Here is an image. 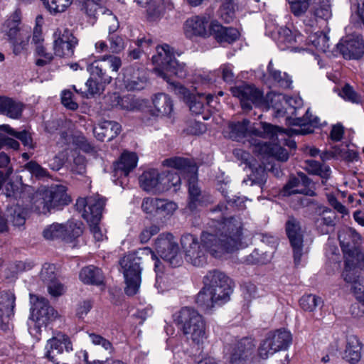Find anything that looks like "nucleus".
Wrapping results in <instances>:
<instances>
[{
  "label": "nucleus",
  "mask_w": 364,
  "mask_h": 364,
  "mask_svg": "<svg viewBox=\"0 0 364 364\" xmlns=\"http://www.w3.org/2000/svg\"><path fill=\"white\" fill-rule=\"evenodd\" d=\"M267 70L269 77L279 87L282 88H289L291 87L292 81L290 77L286 73H282L276 69L272 61L269 63Z\"/></svg>",
  "instance_id": "obj_44"
},
{
  "label": "nucleus",
  "mask_w": 364,
  "mask_h": 364,
  "mask_svg": "<svg viewBox=\"0 0 364 364\" xmlns=\"http://www.w3.org/2000/svg\"><path fill=\"white\" fill-rule=\"evenodd\" d=\"M103 15L106 16V22L108 24L109 33L115 32L119 26V21L112 12L108 9H103Z\"/></svg>",
  "instance_id": "obj_58"
},
{
  "label": "nucleus",
  "mask_w": 364,
  "mask_h": 364,
  "mask_svg": "<svg viewBox=\"0 0 364 364\" xmlns=\"http://www.w3.org/2000/svg\"><path fill=\"white\" fill-rule=\"evenodd\" d=\"M140 255L150 256L152 260L155 261L154 267L157 273L159 261L156 255L149 247H144L138 251L129 253L125 255L120 261V265L123 269V274L125 280L126 287L125 294L128 296H134L139 291L141 282V271L140 267Z\"/></svg>",
  "instance_id": "obj_6"
},
{
  "label": "nucleus",
  "mask_w": 364,
  "mask_h": 364,
  "mask_svg": "<svg viewBox=\"0 0 364 364\" xmlns=\"http://www.w3.org/2000/svg\"><path fill=\"white\" fill-rule=\"evenodd\" d=\"M295 16L304 15L311 7L310 14L314 18L328 20L331 16L330 0H287Z\"/></svg>",
  "instance_id": "obj_12"
},
{
  "label": "nucleus",
  "mask_w": 364,
  "mask_h": 364,
  "mask_svg": "<svg viewBox=\"0 0 364 364\" xmlns=\"http://www.w3.org/2000/svg\"><path fill=\"white\" fill-rule=\"evenodd\" d=\"M140 187L147 193H156L159 186V171L157 168L147 167L139 177Z\"/></svg>",
  "instance_id": "obj_31"
},
{
  "label": "nucleus",
  "mask_w": 364,
  "mask_h": 364,
  "mask_svg": "<svg viewBox=\"0 0 364 364\" xmlns=\"http://www.w3.org/2000/svg\"><path fill=\"white\" fill-rule=\"evenodd\" d=\"M80 280L87 284L100 285L103 282L102 271L94 266L82 268L80 272Z\"/></svg>",
  "instance_id": "obj_40"
},
{
  "label": "nucleus",
  "mask_w": 364,
  "mask_h": 364,
  "mask_svg": "<svg viewBox=\"0 0 364 364\" xmlns=\"http://www.w3.org/2000/svg\"><path fill=\"white\" fill-rule=\"evenodd\" d=\"M71 202L67 187L56 184L41 191L36 197L34 208L39 214H47L52 210H58Z\"/></svg>",
  "instance_id": "obj_10"
},
{
  "label": "nucleus",
  "mask_w": 364,
  "mask_h": 364,
  "mask_svg": "<svg viewBox=\"0 0 364 364\" xmlns=\"http://www.w3.org/2000/svg\"><path fill=\"white\" fill-rule=\"evenodd\" d=\"M96 63L97 61H95L87 66V71L90 73L91 77L86 82L87 90L85 92V96L87 97L99 94L102 90V87L99 82L93 79L94 77H98L101 82L105 84H109L112 81V77L107 75L102 67L96 65Z\"/></svg>",
  "instance_id": "obj_28"
},
{
  "label": "nucleus",
  "mask_w": 364,
  "mask_h": 364,
  "mask_svg": "<svg viewBox=\"0 0 364 364\" xmlns=\"http://www.w3.org/2000/svg\"><path fill=\"white\" fill-rule=\"evenodd\" d=\"M177 209V205L172 202L161 200V216L168 218L171 216Z\"/></svg>",
  "instance_id": "obj_60"
},
{
  "label": "nucleus",
  "mask_w": 364,
  "mask_h": 364,
  "mask_svg": "<svg viewBox=\"0 0 364 364\" xmlns=\"http://www.w3.org/2000/svg\"><path fill=\"white\" fill-rule=\"evenodd\" d=\"M299 304L303 310L312 312L315 311L317 307L322 306L323 300L316 295L308 294L301 298Z\"/></svg>",
  "instance_id": "obj_46"
},
{
  "label": "nucleus",
  "mask_w": 364,
  "mask_h": 364,
  "mask_svg": "<svg viewBox=\"0 0 364 364\" xmlns=\"http://www.w3.org/2000/svg\"><path fill=\"white\" fill-rule=\"evenodd\" d=\"M363 344L354 335L347 336L343 358L350 364H357L362 357Z\"/></svg>",
  "instance_id": "obj_33"
},
{
  "label": "nucleus",
  "mask_w": 364,
  "mask_h": 364,
  "mask_svg": "<svg viewBox=\"0 0 364 364\" xmlns=\"http://www.w3.org/2000/svg\"><path fill=\"white\" fill-rule=\"evenodd\" d=\"M256 343L250 338H244L231 346L227 353L230 364H252L256 359Z\"/></svg>",
  "instance_id": "obj_15"
},
{
  "label": "nucleus",
  "mask_w": 364,
  "mask_h": 364,
  "mask_svg": "<svg viewBox=\"0 0 364 364\" xmlns=\"http://www.w3.org/2000/svg\"><path fill=\"white\" fill-rule=\"evenodd\" d=\"M143 210L150 215H155L159 211V200L157 198H145L142 203Z\"/></svg>",
  "instance_id": "obj_55"
},
{
  "label": "nucleus",
  "mask_w": 364,
  "mask_h": 364,
  "mask_svg": "<svg viewBox=\"0 0 364 364\" xmlns=\"http://www.w3.org/2000/svg\"><path fill=\"white\" fill-rule=\"evenodd\" d=\"M77 43V39L67 28H58L53 33V50L57 56H73Z\"/></svg>",
  "instance_id": "obj_17"
},
{
  "label": "nucleus",
  "mask_w": 364,
  "mask_h": 364,
  "mask_svg": "<svg viewBox=\"0 0 364 364\" xmlns=\"http://www.w3.org/2000/svg\"><path fill=\"white\" fill-rule=\"evenodd\" d=\"M25 168L32 175L42 178L46 176V171L35 161H30L25 165Z\"/></svg>",
  "instance_id": "obj_63"
},
{
  "label": "nucleus",
  "mask_w": 364,
  "mask_h": 364,
  "mask_svg": "<svg viewBox=\"0 0 364 364\" xmlns=\"http://www.w3.org/2000/svg\"><path fill=\"white\" fill-rule=\"evenodd\" d=\"M88 336L94 345L101 346L106 350H111L112 349L111 342L102 336L94 333H90Z\"/></svg>",
  "instance_id": "obj_57"
},
{
  "label": "nucleus",
  "mask_w": 364,
  "mask_h": 364,
  "mask_svg": "<svg viewBox=\"0 0 364 364\" xmlns=\"http://www.w3.org/2000/svg\"><path fill=\"white\" fill-rule=\"evenodd\" d=\"M235 155H240L242 159L244 160L246 164H249L250 168L252 171L251 173L248 176V178L247 179H244L243 183L247 185L250 184V186L257 185L259 187L262 188L263 185L265 183L267 180V173L264 168L260 164L256 166L249 161V154L245 151L236 150Z\"/></svg>",
  "instance_id": "obj_29"
},
{
  "label": "nucleus",
  "mask_w": 364,
  "mask_h": 364,
  "mask_svg": "<svg viewBox=\"0 0 364 364\" xmlns=\"http://www.w3.org/2000/svg\"><path fill=\"white\" fill-rule=\"evenodd\" d=\"M106 2L107 0H85L82 4L81 10L90 20L95 22L97 11L100 10L103 14V9H106Z\"/></svg>",
  "instance_id": "obj_42"
},
{
  "label": "nucleus",
  "mask_w": 364,
  "mask_h": 364,
  "mask_svg": "<svg viewBox=\"0 0 364 364\" xmlns=\"http://www.w3.org/2000/svg\"><path fill=\"white\" fill-rule=\"evenodd\" d=\"M212 35L219 42L231 43L239 37V31L232 27H224L216 21L212 22Z\"/></svg>",
  "instance_id": "obj_37"
},
{
  "label": "nucleus",
  "mask_w": 364,
  "mask_h": 364,
  "mask_svg": "<svg viewBox=\"0 0 364 364\" xmlns=\"http://www.w3.org/2000/svg\"><path fill=\"white\" fill-rule=\"evenodd\" d=\"M218 74H220L222 79L227 83H232L235 80L233 72V66L230 63L223 64L218 70Z\"/></svg>",
  "instance_id": "obj_54"
},
{
  "label": "nucleus",
  "mask_w": 364,
  "mask_h": 364,
  "mask_svg": "<svg viewBox=\"0 0 364 364\" xmlns=\"http://www.w3.org/2000/svg\"><path fill=\"white\" fill-rule=\"evenodd\" d=\"M337 46L346 59H358L364 54V41L358 36H347Z\"/></svg>",
  "instance_id": "obj_24"
},
{
  "label": "nucleus",
  "mask_w": 364,
  "mask_h": 364,
  "mask_svg": "<svg viewBox=\"0 0 364 364\" xmlns=\"http://www.w3.org/2000/svg\"><path fill=\"white\" fill-rule=\"evenodd\" d=\"M61 137L64 139L65 143L68 144H73L86 152H88L92 149L90 144L87 141L85 137L81 134L78 133L74 135H68L66 134L65 135V134L63 133Z\"/></svg>",
  "instance_id": "obj_47"
},
{
  "label": "nucleus",
  "mask_w": 364,
  "mask_h": 364,
  "mask_svg": "<svg viewBox=\"0 0 364 364\" xmlns=\"http://www.w3.org/2000/svg\"><path fill=\"white\" fill-rule=\"evenodd\" d=\"M238 6L235 0H224L220 8V16L225 22H230L235 17Z\"/></svg>",
  "instance_id": "obj_48"
},
{
  "label": "nucleus",
  "mask_w": 364,
  "mask_h": 364,
  "mask_svg": "<svg viewBox=\"0 0 364 364\" xmlns=\"http://www.w3.org/2000/svg\"><path fill=\"white\" fill-rule=\"evenodd\" d=\"M11 222L16 227H21L25 224L26 210L19 205L11 207L9 209Z\"/></svg>",
  "instance_id": "obj_49"
},
{
  "label": "nucleus",
  "mask_w": 364,
  "mask_h": 364,
  "mask_svg": "<svg viewBox=\"0 0 364 364\" xmlns=\"http://www.w3.org/2000/svg\"><path fill=\"white\" fill-rule=\"evenodd\" d=\"M138 102L131 96L121 97L119 109L133 111L138 108Z\"/></svg>",
  "instance_id": "obj_59"
},
{
  "label": "nucleus",
  "mask_w": 364,
  "mask_h": 364,
  "mask_svg": "<svg viewBox=\"0 0 364 364\" xmlns=\"http://www.w3.org/2000/svg\"><path fill=\"white\" fill-rule=\"evenodd\" d=\"M164 56L161 63V77L167 83L168 88L177 95L186 97L188 90L180 83L171 80V75L183 77L186 75V66L179 63L175 58L174 50L167 44L161 46Z\"/></svg>",
  "instance_id": "obj_9"
},
{
  "label": "nucleus",
  "mask_w": 364,
  "mask_h": 364,
  "mask_svg": "<svg viewBox=\"0 0 364 364\" xmlns=\"http://www.w3.org/2000/svg\"><path fill=\"white\" fill-rule=\"evenodd\" d=\"M291 335L286 330H277L268 333L258 348V355L267 359L275 353L286 350L291 343Z\"/></svg>",
  "instance_id": "obj_13"
},
{
  "label": "nucleus",
  "mask_w": 364,
  "mask_h": 364,
  "mask_svg": "<svg viewBox=\"0 0 364 364\" xmlns=\"http://www.w3.org/2000/svg\"><path fill=\"white\" fill-rule=\"evenodd\" d=\"M35 55L36 57V65L41 67L49 64L53 58V54L47 52L44 46L35 48Z\"/></svg>",
  "instance_id": "obj_52"
},
{
  "label": "nucleus",
  "mask_w": 364,
  "mask_h": 364,
  "mask_svg": "<svg viewBox=\"0 0 364 364\" xmlns=\"http://www.w3.org/2000/svg\"><path fill=\"white\" fill-rule=\"evenodd\" d=\"M20 144L16 139L0 133V149L6 148L13 150H18Z\"/></svg>",
  "instance_id": "obj_61"
},
{
  "label": "nucleus",
  "mask_w": 364,
  "mask_h": 364,
  "mask_svg": "<svg viewBox=\"0 0 364 364\" xmlns=\"http://www.w3.org/2000/svg\"><path fill=\"white\" fill-rule=\"evenodd\" d=\"M137 4L146 9V17L153 21L158 17L159 9L157 0H136Z\"/></svg>",
  "instance_id": "obj_51"
},
{
  "label": "nucleus",
  "mask_w": 364,
  "mask_h": 364,
  "mask_svg": "<svg viewBox=\"0 0 364 364\" xmlns=\"http://www.w3.org/2000/svg\"><path fill=\"white\" fill-rule=\"evenodd\" d=\"M356 269L353 274H350V279L345 280V282L350 284L351 289L357 299L364 302V279L361 277L364 272L358 268Z\"/></svg>",
  "instance_id": "obj_43"
},
{
  "label": "nucleus",
  "mask_w": 364,
  "mask_h": 364,
  "mask_svg": "<svg viewBox=\"0 0 364 364\" xmlns=\"http://www.w3.org/2000/svg\"><path fill=\"white\" fill-rule=\"evenodd\" d=\"M249 124L247 119L242 122L230 123L228 126V137L235 141L247 137L253 152L262 156H272L281 161H287L289 154L287 150L280 144L274 143L279 136H284V132L279 127L260 122L261 130L253 128L248 132Z\"/></svg>",
  "instance_id": "obj_2"
},
{
  "label": "nucleus",
  "mask_w": 364,
  "mask_h": 364,
  "mask_svg": "<svg viewBox=\"0 0 364 364\" xmlns=\"http://www.w3.org/2000/svg\"><path fill=\"white\" fill-rule=\"evenodd\" d=\"M278 34L279 43L284 44H291L297 41V38H300V36H296L295 34H293L289 28L286 27L281 28L278 31Z\"/></svg>",
  "instance_id": "obj_53"
},
{
  "label": "nucleus",
  "mask_w": 364,
  "mask_h": 364,
  "mask_svg": "<svg viewBox=\"0 0 364 364\" xmlns=\"http://www.w3.org/2000/svg\"><path fill=\"white\" fill-rule=\"evenodd\" d=\"M212 99L213 95H211L193 96L190 100L189 109L195 114H201L204 109V101L206 100L209 103Z\"/></svg>",
  "instance_id": "obj_50"
},
{
  "label": "nucleus",
  "mask_w": 364,
  "mask_h": 364,
  "mask_svg": "<svg viewBox=\"0 0 364 364\" xmlns=\"http://www.w3.org/2000/svg\"><path fill=\"white\" fill-rule=\"evenodd\" d=\"M30 38V31L28 30L8 39V41L11 44L12 52L15 55H23L28 53L29 50Z\"/></svg>",
  "instance_id": "obj_38"
},
{
  "label": "nucleus",
  "mask_w": 364,
  "mask_h": 364,
  "mask_svg": "<svg viewBox=\"0 0 364 364\" xmlns=\"http://www.w3.org/2000/svg\"><path fill=\"white\" fill-rule=\"evenodd\" d=\"M293 124L295 126L288 131V134H308L314 132V128L321 125L320 119L314 117L309 109L306 110L305 116L302 118L294 119Z\"/></svg>",
  "instance_id": "obj_30"
},
{
  "label": "nucleus",
  "mask_w": 364,
  "mask_h": 364,
  "mask_svg": "<svg viewBox=\"0 0 364 364\" xmlns=\"http://www.w3.org/2000/svg\"><path fill=\"white\" fill-rule=\"evenodd\" d=\"M341 96L346 100L353 103L360 102V96H359L348 85H345L342 90Z\"/></svg>",
  "instance_id": "obj_62"
},
{
  "label": "nucleus",
  "mask_w": 364,
  "mask_h": 364,
  "mask_svg": "<svg viewBox=\"0 0 364 364\" xmlns=\"http://www.w3.org/2000/svg\"><path fill=\"white\" fill-rule=\"evenodd\" d=\"M28 30L29 29L22 24L21 14L17 11L6 19L2 28L3 33L7 36L8 39Z\"/></svg>",
  "instance_id": "obj_35"
},
{
  "label": "nucleus",
  "mask_w": 364,
  "mask_h": 364,
  "mask_svg": "<svg viewBox=\"0 0 364 364\" xmlns=\"http://www.w3.org/2000/svg\"><path fill=\"white\" fill-rule=\"evenodd\" d=\"M181 242L185 259L188 262L196 267H201L206 263V253L194 235H184L182 236Z\"/></svg>",
  "instance_id": "obj_16"
},
{
  "label": "nucleus",
  "mask_w": 364,
  "mask_h": 364,
  "mask_svg": "<svg viewBox=\"0 0 364 364\" xmlns=\"http://www.w3.org/2000/svg\"><path fill=\"white\" fill-rule=\"evenodd\" d=\"M163 166L170 167L171 170L166 171L167 174L161 177V185L163 190L168 191L173 187V191H177V186L181 183V176L177 171H180L188 182V192L190 196L189 207L193 209L196 202L200 200V190L197 184V167L192 164L188 159L183 158H171L164 161Z\"/></svg>",
  "instance_id": "obj_3"
},
{
  "label": "nucleus",
  "mask_w": 364,
  "mask_h": 364,
  "mask_svg": "<svg viewBox=\"0 0 364 364\" xmlns=\"http://www.w3.org/2000/svg\"><path fill=\"white\" fill-rule=\"evenodd\" d=\"M15 297L11 294L0 296V328L4 329L14 315Z\"/></svg>",
  "instance_id": "obj_36"
},
{
  "label": "nucleus",
  "mask_w": 364,
  "mask_h": 364,
  "mask_svg": "<svg viewBox=\"0 0 364 364\" xmlns=\"http://www.w3.org/2000/svg\"><path fill=\"white\" fill-rule=\"evenodd\" d=\"M336 219L335 213L329 208H325L315 218V228L321 235H328L334 230Z\"/></svg>",
  "instance_id": "obj_32"
},
{
  "label": "nucleus",
  "mask_w": 364,
  "mask_h": 364,
  "mask_svg": "<svg viewBox=\"0 0 364 364\" xmlns=\"http://www.w3.org/2000/svg\"><path fill=\"white\" fill-rule=\"evenodd\" d=\"M46 9L51 14H56L65 11L73 0H41Z\"/></svg>",
  "instance_id": "obj_45"
},
{
  "label": "nucleus",
  "mask_w": 364,
  "mask_h": 364,
  "mask_svg": "<svg viewBox=\"0 0 364 364\" xmlns=\"http://www.w3.org/2000/svg\"><path fill=\"white\" fill-rule=\"evenodd\" d=\"M184 31L187 37H208L212 35V22L205 16H195L186 20Z\"/></svg>",
  "instance_id": "obj_21"
},
{
  "label": "nucleus",
  "mask_w": 364,
  "mask_h": 364,
  "mask_svg": "<svg viewBox=\"0 0 364 364\" xmlns=\"http://www.w3.org/2000/svg\"><path fill=\"white\" fill-rule=\"evenodd\" d=\"M304 164L305 170L310 174L319 176L323 179V183L324 180L329 178L331 171L328 165L312 159L305 161Z\"/></svg>",
  "instance_id": "obj_41"
},
{
  "label": "nucleus",
  "mask_w": 364,
  "mask_h": 364,
  "mask_svg": "<svg viewBox=\"0 0 364 364\" xmlns=\"http://www.w3.org/2000/svg\"><path fill=\"white\" fill-rule=\"evenodd\" d=\"M105 199L100 195H92L85 198H79L76 206L82 211V216L89 223L90 232L96 242L107 240L106 230L99 223L101 220Z\"/></svg>",
  "instance_id": "obj_7"
},
{
  "label": "nucleus",
  "mask_w": 364,
  "mask_h": 364,
  "mask_svg": "<svg viewBox=\"0 0 364 364\" xmlns=\"http://www.w3.org/2000/svg\"><path fill=\"white\" fill-rule=\"evenodd\" d=\"M311 181L304 173H299L297 177H291L284 186L283 190L284 196L291 194H304L314 196L315 192L310 188Z\"/></svg>",
  "instance_id": "obj_26"
},
{
  "label": "nucleus",
  "mask_w": 364,
  "mask_h": 364,
  "mask_svg": "<svg viewBox=\"0 0 364 364\" xmlns=\"http://www.w3.org/2000/svg\"><path fill=\"white\" fill-rule=\"evenodd\" d=\"M226 205H218L213 212H220V220L213 218L206 231L200 237L203 247L210 254L220 258L243 247V225L241 220L235 217H226Z\"/></svg>",
  "instance_id": "obj_1"
},
{
  "label": "nucleus",
  "mask_w": 364,
  "mask_h": 364,
  "mask_svg": "<svg viewBox=\"0 0 364 364\" xmlns=\"http://www.w3.org/2000/svg\"><path fill=\"white\" fill-rule=\"evenodd\" d=\"M24 105L11 98L4 97L0 114H4L11 119H17L21 116Z\"/></svg>",
  "instance_id": "obj_39"
},
{
  "label": "nucleus",
  "mask_w": 364,
  "mask_h": 364,
  "mask_svg": "<svg viewBox=\"0 0 364 364\" xmlns=\"http://www.w3.org/2000/svg\"><path fill=\"white\" fill-rule=\"evenodd\" d=\"M173 320L181 326L188 340L198 346L204 343L208 338L206 325L203 316L196 311L184 307L173 316Z\"/></svg>",
  "instance_id": "obj_8"
},
{
  "label": "nucleus",
  "mask_w": 364,
  "mask_h": 364,
  "mask_svg": "<svg viewBox=\"0 0 364 364\" xmlns=\"http://www.w3.org/2000/svg\"><path fill=\"white\" fill-rule=\"evenodd\" d=\"M64 350L66 352L73 350L72 343L70 338L62 333H58L51 338L47 341L45 347L46 357L55 364H67L63 362H60L57 359V355L63 353Z\"/></svg>",
  "instance_id": "obj_19"
},
{
  "label": "nucleus",
  "mask_w": 364,
  "mask_h": 364,
  "mask_svg": "<svg viewBox=\"0 0 364 364\" xmlns=\"http://www.w3.org/2000/svg\"><path fill=\"white\" fill-rule=\"evenodd\" d=\"M338 237L345 258V267L342 276L344 280H350V274L356 271V268L364 272V255L359 250L363 239L352 228L341 230Z\"/></svg>",
  "instance_id": "obj_5"
},
{
  "label": "nucleus",
  "mask_w": 364,
  "mask_h": 364,
  "mask_svg": "<svg viewBox=\"0 0 364 364\" xmlns=\"http://www.w3.org/2000/svg\"><path fill=\"white\" fill-rule=\"evenodd\" d=\"M231 92L240 100L242 109L247 111L252 109V105H259L263 100L262 92L252 85L243 83L231 87Z\"/></svg>",
  "instance_id": "obj_18"
},
{
  "label": "nucleus",
  "mask_w": 364,
  "mask_h": 364,
  "mask_svg": "<svg viewBox=\"0 0 364 364\" xmlns=\"http://www.w3.org/2000/svg\"><path fill=\"white\" fill-rule=\"evenodd\" d=\"M138 156L135 153L125 151L122 154L120 158L114 164V177L117 185L123 186L124 181L119 178H127L129 173L136 166Z\"/></svg>",
  "instance_id": "obj_23"
},
{
  "label": "nucleus",
  "mask_w": 364,
  "mask_h": 364,
  "mask_svg": "<svg viewBox=\"0 0 364 364\" xmlns=\"http://www.w3.org/2000/svg\"><path fill=\"white\" fill-rule=\"evenodd\" d=\"M161 258L173 267L179 266L182 263L178 242L171 233L161 235Z\"/></svg>",
  "instance_id": "obj_20"
},
{
  "label": "nucleus",
  "mask_w": 364,
  "mask_h": 364,
  "mask_svg": "<svg viewBox=\"0 0 364 364\" xmlns=\"http://www.w3.org/2000/svg\"><path fill=\"white\" fill-rule=\"evenodd\" d=\"M96 61L97 63H98V61L107 62L108 66L112 69V71L115 73H117L122 66L120 58L115 55H104ZM96 65L98 64L96 63Z\"/></svg>",
  "instance_id": "obj_56"
},
{
  "label": "nucleus",
  "mask_w": 364,
  "mask_h": 364,
  "mask_svg": "<svg viewBox=\"0 0 364 364\" xmlns=\"http://www.w3.org/2000/svg\"><path fill=\"white\" fill-rule=\"evenodd\" d=\"M286 231L293 247L294 262L298 264L302 256L304 236L299 222L293 218H289L286 223Z\"/></svg>",
  "instance_id": "obj_22"
},
{
  "label": "nucleus",
  "mask_w": 364,
  "mask_h": 364,
  "mask_svg": "<svg viewBox=\"0 0 364 364\" xmlns=\"http://www.w3.org/2000/svg\"><path fill=\"white\" fill-rule=\"evenodd\" d=\"M30 300L32 306L28 331L31 335L37 336L40 333L41 327L46 326L53 316L54 310L43 297L30 294Z\"/></svg>",
  "instance_id": "obj_11"
},
{
  "label": "nucleus",
  "mask_w": 364,
  "mask_h": 364,
  "mask_svg": "<svg viewBox=\"0 0 364 364\" xmlns=\"http://www.w3.org/2000/svg\"><path fill=\"white\" fill-rule=\"evenodd\" d=\"M41 278L46 283H48L55 279V266L50 264H45L41 272Z\"/></svg>",
  "instance_id": "obj_64"
},
{
  "label": "nucleus",
  "mask_w": 364,
  "mask_h": 364,
  "mask_svg": "<svg viewBox=\"0 0 364 364\" xmlns=\"http://www.w3.org/2000/svg\"><path fill=\"white\" fill-rule=\"evenodd\" d=\"M204 287L199 291L196 301L204 311L211 310L230 300L232 291L231 280L219 271L209 272L203 279Z\"/></svg>",
  "instance_id": "obj_4"
},
{
  "label": "nucleus",
  "mask_w": 364,
  "mask_h": 364,
  "mask_svg": "<svg viewBox=\"0 0 364 364\" xmlns=\"http://www.w3.org/2000/svg\"><path fill=\"white\" fill-rule=\"evenodd\" d=\"M121 132V126L114 122L104 121L93 128L95 136L100 141L107 138L108 141L116 137Z\"/></svg>",
  "instance_id": "obj_34"
},
{
  "label": "nucleus",
  "mask_w": 364,
  "mask_h": 364,
  "mask_svg": "<svg viewBox=\"0 0 364 364\" xmlns=\"http://www.w3.org/2000/svg\"><path fill=\"white\" fill-rule=\"evenodd\" d=\"M82 234L80 224L68 222L66 224L53 223L48 225L43 231V236L48 240L62 239L67 243L75 247V240Z\"/></svg>",
  "instance_id": "obj_14"
},
{
  "label": "nucleus",
  "mask_w": 364,
  "mask_h": 364,
  "mask_svg": "<svg viewBox=\"0 0 364 364\" xmlns=\"http://www.w3.org/2000/svg\"><path fill=\"white\" fill-rule=\"evenodd\" d=\"M318 18H310L304 20L306 33L308 34L307 41L308 43L313 45L318 50L326 53L329 48L328 36L319 31L313 33V28L316 27Z\"/></svg>",
  "instance_id": "obj_27"
},
{
  "label": "nucleus",
  "mask_w": 364,
  "mask_h": 364,
  "mask_svg": "<svg viewBox=\"0 0 364 364\" xmlns=\"http://www.w3.org/2000/svg\"><path fill=\"white\" fill-rule=\"evenodd\" d=\"M267 102L274 110V116L280 117L284 115L287 106L296 108L301 105V100L296 97H287L281 93L269 92L267 95Z\"/></svg>",
  "instance_id": "obj_25"
}]
</instances>
